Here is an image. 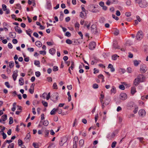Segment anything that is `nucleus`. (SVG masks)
I'll return each mask as SVG.
<instances>
[{"label": "nucleus", "instance_id": "59", "mask_svg": "<svg viewBox=\"0 0 148 148\" xmlns=\"http://www.w3.org/2000/svg\"><path fill=\"white\" fill-rule=\"evenodd\" d=\"M15 63L16 65V67L18 68H19L20 67V66L18 64V62L16 61H15Z\"/></svg>", "mask_w": 148, "mask_h": 148}, {"label": "nucleus", "instance_id": "43", "mask_svg": "<svg viewBox=\"0 0 148 148\" xmlns=\"http://www.w3.org/2000/svg\"><path fill=\"white\" fill-rule=\"evenodd\" d=\"M119 34V30L116 29L114 31V34L115 35H118Z\"/></svg>", "mask_w": 148, "mask_h": 148}, {"label": "nucleus", "instance_id": "33", "mask_svg": "<svg viewBox=\"0 0 148 148\" xmlns=\"http://www.w3.org/2000/svg\"><path fill=\"white\" fill-rule=\"evenodd\" d=\"M119 56L116 54L113 55L112 56V58L114 60H115L117 59V58Z\"/></svg>", "mask_w": 148, "mask_h": 148}, {"label": "nucleus", "instance_id": "48", "mask_svg": "<svg viewBox=\"0 0 148 148\" xmlns=\"http://www.w3.org/2000/svg\"><path fill=\"white\" fill-rule=\"evenodd\" d=\"M53 87L54 89H58V87L56 83H54L53 85Z\"/></svg>", "mask_w": 148, "mask_h": 148}, {"label": "nucleus", "instance_id": "52", "mask_svg": "<svg viewBox=\"0 0 148 148\" xmlns=\"http://www.w3.org/2000/svg\"><path fill=\"white\" fill-rule=\"evenodd\" d=\"M64 16V14L62 12H60V19H61V17H62V19H61V21L63 20V18Z\"/></svg>", "mask_w": 148, "mask_h": 148}, {"label": "nucleus", "instance_id": "17", "mask_svg": "<svg viewBox=\"0 0 148 148\" xmlns=\"http://www.w3.org/2000/svg\"><path fill=\"white\" fill-rule=\"evenodd\" d=\"M16 33L14 32H10L9 34L10 37L12 38H14L16 37Z\"/></svg>", "mask_w": 148, "mask_h": 148}, {"label": "nucleus", "instance_id": "51", "mask_svg": "<svg viewBox=\"0 0 148 148\" xmlns=\"http://www.w3.org/2000/svg\"><path fill=\"white\" fill-rule=\"evenodd\" d=\"M78 137L77 136H75L73 138V142H78Z\"/></svg>", "mask_w": 148, "mask_h": 148}, {"label": "nucleus", "instance_id": "29", "mask_svg": "<svg viewBox=\"0 0 148 148\" xmlns=\"http://www.w3.org/2000/svg\"><path fill=\"white\" fill-rule=\"evenodd\" d=\"M98 78L101 79H102V82L104 81V77L103 75L102 74H100L98 76Z\"/></svg>", "mask_w": 148, "mask_h": 148}, {"label": "nucleus", "instance_id": "36", "mask_svg": "<svg viewBox=\"0 0 148 148\" xmlns=\"http://www.w3.org/2000/svg\"><path fill=\"white\" fill-rule=\"evenodd\" d=\"M9 124L11 125L13 122V118L11 117H10L9 118Z\"/></svg>", "mask_w": 148, "mask_h": 148}, {"label": "nucleus", "instance_id": "8", "mask_svg": "<svg viewBox=\"0 0 148 148\" xmlns=\"http://www.w3.org/2000/svg\"><path fill=\"white\" fill-rule=\"evenodd\" d=\"M140 81V82H143L145 79V77L142 74L139 75L137 78Z\"/></svg>", "mask_w": 148, "mask_h": 148}, {"label": "nucleus", "instance_id": "57", "mask_svg": "<svg viewBox=\"0 0 148 148\" xmlns=\"http://www.w3.org/2000/svg\"><path fill=\"white\" fill-rule=\"evenodd\" d=\"M98 87V85L96 84H93V88H97Z\"/></svg>", "mask_w": 148, "mask_h": 148}, {"label": "nucleus", "instance_id": "53", "mask_svg": "<svg viewBox=\"0 0 148 148\" xmlns=\"http://www.w3.org/2000/svg\"><path fill=\"white\" fill-rule=\"evenodd\" d=\"M57 110V111H58V112L59 114H60L62 113V110L60 109H59L58 108L56 109Z\"/></svg>", "mask_w": 148, "mask_h": 148}, {"label": "nucleus", "instance_id": "47", "mask_svg": "<svg viewBox=\"0 0 148 148\" xmlns=\"http://www.w3.org/2000/svg\"><path fill=\"white\" fill-rule=\"evenodd\" d=\"M119 88L122 90H124L125 89L124 86L123 85H120L119 86Z\"/></svg>", "mask_w": 148, "mask_h": 148}, {"label": "nucleus", "instance_id": "55", "mask_svg": "<svg viewBox=\"0 0 148 148\" xmlns=\"http://www.w3.org/2000/svg\"><path fill=\"white\" fill-rule=\"evenodd\" d=\"M65 143V142H64L62 139L59 142L60 145L62 146L63 145V144Z\"/></svg>", "mask_w": 148, "mask_h": 148}, {"label": "nucleus", "instance_id": "37", "mask_svg": "<svg viewBox=\"0 0 148 148\" xmlns=\"http://www.w3.org/2000/svg\"><path fill=\"white\" fill-rule=\"evenodd\" d=\"M49 124V122L48 121H45L43 123V125L45 126H47Z\"/></svg>", "mask_w": 148, "mask_h": 148}, {"label": "nucleus", "instance_id": "56", "mask_svg": "<svg viewBox=\"0 0 148 148\" xmlns=\"http://www.w3.org/2000/svg\"><path fill=\"white\" fill-rule=\"evenodd\" d=\"M35 75L36 77H39L40 75V72L39 71L36 72H35Z\"/></svg>", "mask_w": 148, "mask_h": 148}, {"label": "nucleus", "instance_id": "40", "mask_svg": "<svg viewBox=\"0 0 148 148\" xmlns=\"http://www.w3.org/2000/svg\"><path fill=\"white\" fill-rule=\"evenodd\" d=\"M14 144L12 143L10 144L8 147V148H14Z\"/></svg>", "mask_w": 148, "mask_h": 148}, {"label": "nucleus", "instance_id": "18", "mask_svg": "<svg viewBox=\"0 0 148 148\" xmlns=\"http://www.w3.org/2000/svg\"><path fill=\"white\" fill-rule=\"evenodd\" d=\"M49 52L51 54L53 55L55 53L56 50L53 48L49 50Z\"/></svg>", "mask_w": 148, "mask_h": 148}, {"label": "nucleus", "instance_id": "15", "mask_svg": "<svg viewBox=\"0 0 148 148\" xmlns=\"http://www.w3.org/2000/svg\"><path fill=\"white\" fill-rule=\"evenodd\" d=\"M90 25V22H89L88 21H86L85 22L84 26L86 27L88 29H89Z\"/></svg>", "mask_w": 148, "mask_h": 148}, {"label": "nucleus", "instance_id": "19", "mask_svg": "<svg viewBox=\"0 0 148 148\" xmlns=\"http://www.w3.org/2000/svg\"><path fill=\"white\" fill-rule=\"evenodd\" d=\"M108 68L110 69L111 71L112 72H113L115 71L114 69V68L113 66L111 64H109Z\"/></svg>", "mask_w": 148, "mask_h": 148}, {"label": "nucleus", "instance_id": "27", "mask_svg": "<svg viewBox=\"0 0 148 148\" xmlns=\"http://www.w3.org/2000/svg\"><path fill=\"white\" fill-rule=\"evenodd\" d=\"M140 62V61H137L136 60L134 61V66H137L139 65Z\"/></svg>", "mask_w": 148, "mask_h": 148}, {"label": "nucleus", "instance_id": "12", "mask_svg": "<svg viewBox=\"0 0 148 148\" xmlns=\"http://www.w3.org/2000/svg\"><path fill=\"white\" fill-rule=\"evenodd\" d=\"M106 101H105L104 102H102V108H104V105H108L109 103V100L108 99H106Z\"/></svg>", "mask_w": 148, "mask_h": 148}, {"label": "nucleus", "instance_id": "46", "mask_svg": "<svg viewBox=\"0 0 148 148\" xmlns=\"http://www.w3.org/2000/svg\"><path fill=\"white\" fill-rule=\"evenodd\" d=\"M116 141L113 142L112 144L111 147L112 148H114L115 147L116 145Z\"/></svg>", "mask_w": 148, "mask_h": 148}, {"label": "nucleus", "instance_id": "25", "mask_svg": "<svg viewBox=\"0 0 148 148\" xmlns=\"http://www.w3.org/2000/svg\"><path fill=\"white\" fill-rule=\"evenodd\" d=\"M36 45L38 47H40L42 46V44L39 41H36L35 42Z\"/></svg>", "mask_w": 148, "mask_h": 148}, {"label": "nucleus", "instance_id": "64", "mask_svg": "<svg viewBox=\"0 0 148 148\" xmlns=\"http://www.w3.org/2000/svg\"><path fill=\"white\" fill-rule=\"evenodd\" d=\"M29 92L32 94H33L34 92V89L32 88H30L29 90Z\"/></svg>", "mask_w": 148, "mask_h": 148}, {"label": "nucleus", "instance_id": "60", "mask_svg": "<svg viewBox=\"0 0 148 148\" xmlns=\"http://www.w3.org/2000/svg\"><path fill=\"white\" fill-rule=\"evenodd\" d=\"M119 72L123 73L125 72V70L124 69H119Z\"/></svg>", "mask_w": 148, "mask_h": 148}, {"label": "nucleus", "instance_id": "63", "mask_svg": "<svg viewBox=\"0 0 148 148\" xmlns=\"http://www.w3.org/2000/svg\"><path fill=\"white\" fill-rule=\"evenodd\" d=\"M112 17L113 18L115 19V20H118L119 19V18L118 17L116 16L114 14H112Z\"/></svg>", "mask_w": 148, "mask_h": 148}, {"label": "nucleus", "instance_id": "34", "mask_svg": "<svg viewBox=\"0 0 148 148\" xmlns=\"http://www.w3.org/2000/svg\"><path fill=\"white\" fill-rule=\"evenodd\" d=\"M79 16L82 18H86V17L84 15V14L82 12L80 13Z\"/></svg>", "mask_w": 148, "mask_h": 148}, {"label": "nucleus", "instance_id": "32", "mask_svg": "<svg viewBox=\"0 0 148 148\" xmlns=\"http://www.w3.org/2000/svg\"><path fill=\"white\" fill-rule=\"evenodd\" d=\"M113 47L115 49H119L117 44L116 42L114 43L113 44Z\"/></svg>", "mask_w": 148, "mask_h": 148}, {"label": "nucleus", "instance_id": "45", "mask_svg": "<svg viewBox=\"0 0 148 148\" xmlns=\"http://www.w3.org/2000/svg\"><path fill=\"white\" fill-rule=\"evenodd\" d=\"M66 42L67 43L69 44H71L72 42V41L69 39H67L66 40Z\"/></svg>", "mask_w": 148, "mask_h": 148}, {"label": "nucleus", "instance_id": "28", "mask_svg": "<svg viewBox=\"0 0 148 148\" xmlns=\"http://www.w3.org/2000/svg\"><path fill=\"white\" fill-rule=\"evenodd\" d=\"M1 119L3 120V121H5L7 119V115L6 114L3 115L1 116Z\"/></svg>", "mask_w": 148, "mask_h": 148}, {"label": "nucleus", "instance_id": "20", "mask_svg": "<svg viewBox=\"0 0 148 148\" xmlns=\"http://www.w3.org/2000/svg\"><path fill=\"white\" fill-rule=\"evenodd\" d=\"M19 83L20 85H23L24 84V81L23 78H20L19 80Z\"/></svg>", "mask_w": 148, "mask_h": 148}, {"label": "nucleus", "instance_id": "1", "mask_svg": "<svg viewBox=\"0 0 148 148\" xmlns=\"http://www.w3.org/2000/svg\"><path fill=\"white\" fill-rule=\"evenodd\" d=\"M136 2L138 3L139 6L141 8H144L147 6V3L145 0H135Z\"/></svg>", "mask_w": 148, "mask_h": 148}, {"label": "nucleus", "instance_id": "24", "mask_svg": "<svg viewBox=\"0 0 148 148\" xmlns=\"http://www.w3.org/2000/svg\"><path fill=\"white\" fill-rule=\"evenodd\" d=\"M110 91L111 93H115L116 92V90L115 87L114 86H113Z\"/></svg>", "mask_w": 148, "mask_h": 148}, {"label": "nucleus", "instance_id": "13", "mask_svg": "<svg viewBox=\"0 0 148 148\" xmlns=\"http://www.w3.org/2000/svg\"><path fill=\"white\" fill-rule=\"evenodd\" d=\"M115 136V134L114 133H110L108 135L107 137L110 139L113 138Z\"/></svg>", "mask_w": 148, "mask_h": 148}, {"label": "nucleus", "instance_id": "11", "mask_svg": "<svg viewBox=\"0 0 148 148\" xmlns=\"http://www.w3.org/2000/svg\"><path fill=\"white\" fill-rule=\"evenodd\" d=\"M140 81L137 78H135L133 82V85L134 86H137L140 83Z\"/></svg>", "mask_w": 148, "mask_h": 148}, {"label": "nucleus", "instance_id": "4", "mask_svg": "<svg viewBox=\"0 0 148 148\" xmlns=\"http://www.w3.org/2000/svg\"><path fill=\"white\" fill-rule=\"evenodd\" d=\"M91 32L94 34H97L98 32L96 26L95 25L93 24L91 27Z\"/></svg>", "mask_w": 148, "mask_h": 148}, {"label": "nucleus", "instance_id": "62", "mask_svg": "<svg viewBox=\"0 0 148 148\" xmlns=\"http://www.w3.org/2000/svg\"><path fill=\"white\" fill-rule=\"evenodd\" d=\"M45 137H46L48 136L49 133V131L48 130H46L45 132Z\"/></svg>", "mask_w": 148, "mask_h": 148}, {"label": "nucleus", "instance_id": "2", "mask_svg": "<svg viewBox=\"0 0 148 148\" xmlns=\"http://www.w3.org/2000/svg\"><path fill=\"white\" fill-rule=\"evenodd\" d=\"M143 34L142 32L141 31H139L137 33L136 38L137 40H140L143 38Z\"/></svg>", "mask_w": 148, "mask_h": 148}, {"label": "nucleus", "instance_id": "21", "mask_svg": "<svg viewBox=\"0 0 148 148\" xmlns=\"http://www.w3.org/2000/svg\"><path fill=\"white\" fill-rule=\"evenodd\" d=\"M26 32L27 34L29 35L30 37H31V34L32 33V32L30 29H29L28 30H26Z\"/></svg>", "mask_w": 148, "mask_h": 148}, {"label": "nucleus", "instance_id": "22", "mask_svg": "<svg viewBox=\"0 0 148 148\" xmlns=\"http://www.w3.org/2000/svg\"><path fill=\"white\" fill-rule=\"evenodd\" d=\"M84 143V141L83 139L80 140L79 142V145L80 147H82Z\"/></svg>", "mask_w": 148, "mask_h": 148}, {"label": "nucleus", "instance_id": "26", "mask_svg": "<svg viewBox=\"0 0 148 148\" xmlns=\"http://www.w3.org/2000/svg\"><path fill=\"white\" fill-rule=\"evenodd\" d=\"M57 111L56 109L53 108L50 114L51 115H54L56 114Z\"/></svg>", "mask_w": 148, "mask_h": 148}, {"label": "nucleus", "instance_id": "5", "mask_svg": "<svg viewBox=\"0 0 148 148\" xmlns=\"http://www.w3.org/2000/svg\"><path fill=\"white\" fill-rule=\"evenodd\" d=\"M127 98V95L126 93L123 92L121 93L120 95V99L122 100H124Z\"/></svg>", "mask_w": 148, "mask_h": 148}, {"label": "nucleus", "instance_id": "44", "mask_svg": "<svg viewBox=\"0 0 148 148\" xmlns=\"http://www.w3.org/2000/svg\"><path fill=\"white\" fill-rule=\"evenodd\" d=\"M74 62H71V67H70V68H71V70H73L74 67Z\"/></svg>", "mask_w": 148, "mask_h": 148}, {"label": "nucleus", "instance_id": "6", "mask_svg": "<svg viewBox=\"0 0 148 148\" xmlns=\"http://www.w3.org/2000/svg\"><path fill=\"white\" fill-rule=\"evenodd\" d=\"M96 46V44L95 42H91L89 44V49L90 50H93L95 47Z\"/></svg>", "mask_w": 148, "mask_h": 148}, {"label": "nucleus", "instance_id": "50", "mask_svg": "<svg viewBox=\"0 0 148 148\" xmlns=\"http://www.w3.org/2000/svg\"><path fill=\"white\" fill-rule=\"evenodd\" d=\"M18 143L19 146H21L22 145L23 143L22 141L21 140H18Z\"/></svg>", "mask_w": 148, "mask_h": 148}, {"label": "nucleus", "instance_id": "38", "mask_svg": "<svg viewBox=\"0 0 148 148\" xmlns=\"http://www.w3.org/2000/svg\"><path fill=\"white\" fill-rule=\"evenodd\" d=\"M54 97H55L56 99L57 100L58 97V94L57 92H56L54 93V95H53Z\"/></svg>", "mask_w": 148, "mask_h": 148}, {"label": "nucleus", "instance_id": "23", "mask_svg": "<svg viewBox=\"0 0 148 148\" xmlns=\"http://www.w3.org/2000/svg\"><path fill=\"white\" fill-rule=\"evenodd\" d=\"M104 98V95L103 93V92H101V97H100V101L101 103L102 102H104V101H103V99Z\"/></svg>", "mask_w": 148, "mask_h": 148}, {"label": "nucleus", "instance_id": "54", "mask_svg": "<svg viewBox=\"0 0 148 148\" xmlns=\"http://www.w3.org/2000/svg\"><path fill=\"white\" fill-rule=\"evenodd\" d=\"M53 70L56 71L58 70V68L56 66H54L53 68Z\"/></svg>", "mask_w": 148, "mask_h": 148}, {"label": "nucleus", "instance_id": "31", "mask_svg": "<svg viewBox=\"0 0 148 148\" xmlns=\"http://www.w3.org/2000/svg\"><path fill=\"white\" fill-rule=\"evenodd\" d=\"M14 65V63L13 62L11 61L9 62V66L11 68H12Z\"/></svg>", "mask_w": 148, "mask_h": 148}, {"label": "nucleus", "instance_id": "41", "mask_svg": "<svg viewBox=\"0 0 148 148\" xmlns=\"http://www.w3.org/2000/svg\"><path fill=\"white\" fill-rule=\"evenodd\" d=\"M137 139H138L141 143H143L144 142V138H143L138 137Z\"/></svg>", "mask_w": 148, "mask_h": 148}, {"label": "nucleus", "instance_id": "10", "mask_svg": "<svg viewBox=\"0 0 148 148\" xmlns=\"http://www.w3.org/2000/svg\"><path fill=\"white\" fill-rule=\"evenodd\" d=\"M30 138V133H28L27 134L26 137L24 138V140L26 143L28 142Z\"/></svg>", "mask_w": 148, "mask_h": 148}, {"label": "nucleus", "instance_id": "30", "mask_svg": "<svg viewBox=\"0 0 148 148\" xmlns=\"http://www.w3.org/2000/svg\"><path fill=\"white\" fill-rule=\"evenodd\" d=\"M34 64L37 66L38 67H40V62L39 61L37 60H35L34 61Z\"/></svg>", "mask_w": 148, "mask_h": 148}, {"label": "nucleus", "instance_id": "58", "mask_svg": "<svg viewBox=\"0 0 148 148\" xmlns=\"http://www.w3.org/2000/svg\"><path fill=\"white\" fill-rule=\"evenodd\" d=\"M42 103L43 105L45 107H47L48 106V103L47 102H45L43 101H42Z\"/></svg>", "mask_w": 148, "mask_h": 148}, {"label": "nucleus", "instance_id": "39", "mask_svg": "<svg viewBox=\"0 0 148 148\" xmlns=\"http://www.w3.org/2000/svg\"><path fill=\"white\" fill-rule=\"evenodd\" d=\"M33 146L35 148H39V145L38 144H36L35 143H33Z\"/></svg>", "mask_w": 148, "mask_h": 148}, {"label": "nucleus", "instance_id": "49", "mask_svg": "<svg viewBox=\"0 0 148 148\" xmlns=\"http://www.w3.org/2000/svg\"><path fill=\"white\" fill-rule=\"evenodd\" d=\"M125 15L127 17L130 16L131 15V13L130 12H127L125 13Z\"/></svg>", "mask_w": 148, "mask_h": 148}, {"label": "nucleus", "instance_id": "35", "mask_svg": "<svg viewBox=\"0 0 148 148\" xmlns=\"http://www.w3.org/2000/svg\"><path fill=\"white\" fill-rule=\"evenodd\" d=\"M67 95L68 96V101H70L71 100V96L69 92H67Z\"/></svg>", "mask_w": 148, "mask_h": 148}, {"label": "nucleus", "instance_id": "14", "mask_svg": "<svg viewBox=\"0 0 148 148\" xmlns=\"http://www.w3.org/2000/svg\"><path fill=\"white\" fill-rule=\"evenodd\" d=\"M15 31L17 32L19 34H21L22 33V30L18 26H15L14 27Z\"/></svg>", "mask_w": 148, "mask_h": 148}, {"label": "nucleus", "instance_id": "16", "mask_svg": "<svg viewBox=\"0 0 148 148\" xmlns=\"http://www.w3.org/2000/svg\"><path fill=\"white\" fill-rule=\"evenodd\" d=\"M136 92V88L135 86L132 87L131 89V93L133 95Z\"/></svg>", "mask_w": 148, "mask_h": 148}, {"label": "nucleus", "instance_id": "9", "mask_svg": "<svg viewBox=\"0 0 148 148\" xmlns=\"http://www.w3.org/2000/svg\"><path fill=\"white\" fill-rule=\"evenodd\" d=\"M138 114L140 116L143 117L145 115L146 112L145 110L141 109L139 110L138 112Z\"/></svg>", "mask_w": 148, "mask_h": 148}, {"label": "nucleus", "instance_id": "7", "mask_svg": "<svg viewBox=\"0 0 148 148\" xmlns=\"http://www.w3.org/2000/svg\"><path fill=\"white\" fill-rule=\"evenodd\" d=\"M18 71L16 70L13 71V74L12 75V77L14 81H15L17 77L18 76Z\"/></svg>", "mask_w": 148, "mask_h": 148}, {"label": "nucleus", "instance_id": "42", "mask_svg": "<svg viewBox=\"0 0 148 148\" xmlns=\"http://www.w3.org/2000/svg\"><path fill=\"white\" fill-rule=\"evenodd\" d=\"M79 26H80L79 24V23L78 22H77L75 24V27L76 28H77V29H78L79 27Z\"/></svg>", "mask_w": 148, "mask_h": 148}, {"label": "nucleus", "instance_id": "3", "mask_svg": "<svg viewBox=\"0 0 148 148\" xmlns=\"http://www.w3.org/2000/svg\"><path fill=\"white\" fill-rule=\"evenodd\" d=\"M147 70V68L146 65L144 64H141L140 67V71L143 73H145Z\"/></svg>", "mask_w": 148, "mask_h": 148}, {"label": "nucleus", "instance_id": "61", "mask_svg": "<svg viewBox=\"0 0 148 148\" xmlns=\"http://www.w3.org/2000/svg\"><path fill=\"white\" fill-rule=\"evenodd\" d=\"M2 8L4 11L6 10V6L5 4H3L2 5Z\"/></svg>", "mask_w": 148, "mask_h": 148}]
</instances>
